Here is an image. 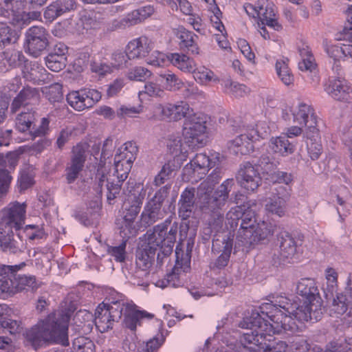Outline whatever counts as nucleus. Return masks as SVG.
I'll return each mask as SVG.
<instances>
[{
	"label": "nucleus",
	"instance_id": "39448f33",
	"mask_svg": "<svg viewBox=\"0 0 352 352\" xmlns=\"http://www.w3.org/2000/svg\"><path fill=\"white\" fill-rule=\"evenodd\" d=\"M234 186V179L224 181L213 192L204 191L199 187L197 189V206L199 210L205 214H212L223 211V208L229 198V192Z\"/></svg>",
	"mask_w": 352,
	"mask_h": 352
},
{
	"label": "nucleus",
	"instance_id": "6e6552de",
	"mask_svg": "<svg viewBox=\"0 0 352 352\" xmlns=\"http://www.w3.org/2000/svg\"><path fill=\"white\" fill-rule=\"evenodd\" d=\"M243 349L249 352H287L288 345L285 341L274 338L268 334L244 333L239 338Z\"/></svg>",
	"mask_w": 352,
	"mask_h": 352
},
{
	"label": "nucleus",
	"instance_id": "37998d69",
	"mask_svg": "<svg viewBox=\"0 0 352 352\" xmlns=\"http://www.w3.org/2000/svg\"><path fill=\"white\" fill-rule=\"evenodd\" d=\"M288 62L289 59L286 58L285 59L277 60L275 65L278 78L283 83L287 86L292 85L294 81V77L288 66Z\"/></svg>",
	"mask_w": 352,
	"mask_h": 352
},
{
	"label": "nucleus",
	"instance_id": "bf43d9fd",
	"mask_svg": "<svg viewBox=\"0 0 352 352\" xmlns=\"http://www.w3.org/2000/svg\"><path fill=\"white\" fill-rule=\"evenodd\" d=\"M74 349L76 352H94V342L88 338L80 336L74 339Z\"/></svg>",
	"mask_w": 352,
	"mask_h": 352
},
{
	"label": "nucleus",
	"instance_id": "7c9ffc66",
	"mask_svg": "<svg viewBox=\"0 0 352 352\" xmlns=\"http://www.w3.org/2000/svg\"><path fill=\"white\" fill-rule=\"evenodd\" d=\"M253 138L252 133L241 134L228 142V148L230 153L235 155H248L254 151Z\"/></svg>",
	"mask_w": 352,
	"mask_h": 352
},
{
	"label": "nucleus",
	"instance_id": "bb28decb",
	"mask_svg": "<svg viewBox=\"0 0 352 352\" xmlns=\"http://www.w3.org/2000/svg\"><path fill=\"white\" fill-rule=\"evenodd\" d=\"M152 50V41L146 36H141L131 41L126 47L128 59L142 58Z\"/></svg>",
	"mask_w": 352,
	"mask_h": 352
},
{
	"label": "nucleus",
	"instance_id": "69168bd1",
	"mask_svg": "<svg viewBox=\"0 0 352 352\" xmlns=\"http://www.w3.org/2000/svg\"><path fill=\"white\" fill-rule=\"evenodd\" d=\"M306 122L307 124H304L306 127L305 131V137H318L320 135V131L317 126V116L314 111L311 112Z\"/></svg>",
	"mask_w": 352,
	"mask_h": 352
},
{
	"label": "nucleus",
	"instance_id": "0e129e2a",
	"mask_svg": "<svg viewBox=\"0 0 352 352\" xmlns=\"http://www.w3.org/2000/svg\"><path fill=\"white\" fill-rule=\"evenodd\" d=\"M314 109L310 106L306 104H300L299 105L298 111L294 113V119L297 121L300 124H307V119L311 116Z\"/></svg>",
	"mask_w": 352,
	"mask_h": 352
},
{
	"label": "nucleus",
	"instance_id": "c85d7f7f",
	"mask_svg": "<svg viewBox=\"0 0 352 352\" xmlns=\"http://www.w3.org/2000/svg\"><path fill=\"white\" fill-rule=\"evenodd\" d=\"M296 309L294 310V314H291V320L292 318H296L300 322H317L321 319L322 317V307H316L311 303L303 302L302 305H300L296 302Z\"/></svg>",
	"mask_w": 352,
	"mask_h": 352
},
{
	"label": "nucleus",
	"instance_id": "4be33fe9",
	"mask_svg": "<svg viewBox=\"0 0 352 352\" xmlns=\"http://www.w3.org/2000/svg\"><path fill=\"white\" fill-rule=\"evenodd\" d=\"M267 309H270L267 312V319L270 320V333L290 331L293 329L290 322L291 317L285 314L283 311L278 307H265Z\"/></svg>",
	"mask_w": 352,
	"mask_h": 352
},
{
	"label": "nucleus",
	"instance_id": "1a4fd4ad",
	"mask_svg": "<svg viewBox=\"0 0 352 352\" xmlns=\"http://www.w3.org/2000/svg\"><path fill=\"white\" fill-rule=\"evenodd\" d=\"M272 233V225L270 223L261 221L256 223L252 229L247 230L243 234L236 236L234 253L239 251L249 252L256 245L267 241L268 237Z\"/></svg>",
	"mask_w": 352,
	"mask_h": 352
},
{
	"label": "nucleus",
	"instance_id": "412c9836",
	"mask_svg": "<svg viewBox=\"0 0 352 352\" xmlns=\"http://www.w3.org/2000/svg\"><path fill=\"white\" fill-rule=\"evenodd\" d=\"M18 161L19 155L14 153L0 155V197L8 190L12 180L10 172L15 168Z\"/></svg>",
	"mask_w": 352,
	"mask_h": 352
},
{
	"label": "nucleus",
	"instance_id": "49530a36",
	"mask_svg": "<svg viewBox=\"0 0 352 352\" xmlns=\"http://www.w3.org/2000/svg\"><path fill=\"white\" fill-rule=\"evenodd\" d=\"M307 148L309 156L312 160H318L322 152L320 137H306Z\"/></svg>",
	"mask_w": 352,
	"mask_h": 352
},
{
	"label": "nucleus",
	"instance_id": "2eb2a0df",
	"mask_svg": "<svg viewBox=\"0 0 352 352\" xmlns=\"http://www.w3.org/2000/svg\"><path fill=\"white\" fill-rule=\"evenodd\" d=\"M263 307H260V311L252 310L249 316L243 318L239 324V327L248 329L247 333L261 334L267 336L270 334V320L267 319V312L263 311Z\"/></svg>",
	"mask_w": 352,
	"mask_h": 352
},
{
	"label": "nucleus",
	"instance_id": "c03bdc74",
	"mask_svg": "<svg viewBox=\"0 0 352 352\" xmlns=\"http://www.w3.org/2000/svg\"><path fill=\"white\" fill-rule=\"evenodd\" d=\"M172 65L184 72H195V65L192 59L185 54L178 53L171 54Z\"/></svg>",
	"mask_w": 352,
	"mask_h": 352
},
{
	"label": "nucleus",
	"instance_id": "e433bc0d",
	"mask_svg": "<svg viewBox=\"0 0 352 352\" xmlns=\"http://www.w3.org/2000/svg\"><path fill=\"white\" fill-rule=\"evenodd\" d=\"M26 0H3L1 4L6 10V16L11 19V22L16 25L18 15H21L25 6Z\"/></svg>",
	"mask_w": 352,
	"mask_h": 352
},
{
	"label": "nucleus",
	"instance_id": "58836bf2",
	"mask_svg": "<svg viewBox=\"0 0 352 352\" xmlns=\"http://www.w3.org/2000/svg\"><path fill=\"white\" fill-rule=\"evenodd\" d=\"M23 77L34 83L45 80V69L37 63H26L23 69Z\"/></svg>",
	"mask_w": 352,
	"mask_h": 352
},
{
	"label": "nucleus",
	"instance_id": "aec40b11",
	"mask_svg": "<svg viewBox=\"0 0 352 352\" xmlns=\"http://www.w3.org/2000/svg\"><path fill=\"white\" fill-rule=\"evenodd\" d=\"M141 190L140 186L128 183L127 188L124 190V199L121 212L138 215L143 199Z\"/></svg>",
	"mask_w": 352,
	"mask_h": 352
},
{
	"label": "nucleus",
	"instance_id": "13d9d810",
	"mask_svg": "<svg viewBox=\"0 0 352 352\" xmlns=\"http://www.w3.org/2000/svg\"><path fill=\"white\" fill-rule=\"evenodd\" d=\"M67 63V59L58 57L55 55L48 54L45 58V64L49 69L52 72H58L64 69Z\"/></svg>",
	"mask_w": 352,
	"mask_h": 352
},
{
	"label": "nucleus",
	"instance_id": "7ed1b4c3",
	"mask_svg": "<svg viewBox=\"0 0 352 352\" xmlns=\"http://www.w3.org/2000/svg\"><path fill=\"white\" fill-rule=\"evenodd\" d=\"M25 203H10L1 210L0 221V241L6 251L16 253L19 247L14 239H11L12 230H19L24 224L26 214Z\"/></svg>",
	"mask_w": 352,
	"mask_h": 352
},
{
	"label": "nucleus",
	"instance_id": "473e14b6",
	"mask_svg": "<svg viewBox=\"0 0 352 352\" xmlns=\"http://www.w3.org/2000/svg\"><path fill=\"white\" fill-rule=\"evenodd\" d=\"M138 215L121 212V218L117 220L120 233L123 239H129L135 236L139 230L137 221Z\"/></svg>",
	"mask_w": 352,
	"mask_h": 352
},
{
	"label": "nucleus",
	"instance_id": "9b49d317",
	"mask_svg": "<svg viewBox=\"0 0 352 352\" xmlns=\"http://www.w3.org/2000/svg\"><path fill=\"white\" fill-rule=\"evenodd\" d=\"M234 234L231 231H223L213 235L212 252L220 254L210 264L211 269L221 270L228 265L232 250H234Z\"/></svg>",
	"mask_w": 352,
	"mask_h": 352
},
{
	"label": "nucleus",
	"instance_id": "5701e85b",
	"mask_svg": "<svg viewBox=\"0 0 352 352\" xmlns=\"http://www.w3.org/2000/svg\"><path fill=\"white\" fill-rule=\"evenodd\" d=\"M326 91L337 101L348 104L352 103V85L345 80L340 79L330 80Z\"/></svg>",
	"mask_w": 352,
	"mask_h": 352
},
{
	"label": "nucleus",
	"instance_id": "e2e57ef3",
	"mask_svg": "<svg viewBox=\"0 0 352 352\" xmlns=\"http://www.w3.org/2000/svg\"><path fill=\"white\" fill-rule=\"evenodd\" d=\"M224 87L227 93L231 94L235 97H242L245 93L247 88L245 85L233 82L231 80H226Z\"/></svg>",
	"mask_w": 352,
	"mask_h": 352
},
{
	"label": "nucleus",
	"instance_id": "a211bd4d",
	"mask_svg": "<svg viewBox=\"0 0 352 352\" xmlns=\"http://www.w3.org/2000/svg\"><path fill=\"white\" fill-rule=\"evenodd\" d=\"M137 258V264L143 270L152 267L154 258V231L148 230L140 238Z\"/></svg>",
	"mask_w": 352,
	"mask_h": 352
},
{
	"label": "nucleus",
	"instance_id": "dca6fc26",
	"mask_svg": "<svg viewBox=\"0 0 352 352\" xmlns=\"http://www.w3.org/2000/svg\"><path fill=\"white\" fill-rule=\"evenodd\" d=\"M47 45V33L44 28L33 26L26 31L24 46L27 52L32 56H38Z\"/></svg>",
	"mask_w": 352,
	"mask_h": 352
},
{
	"label": "nucleus",
	"instance_id": "f8f14e48",
	"mask_svg": "<svg viewBox=\"0 0 352 352\" xmlns=\"http://www.w3.org/2000/svg\"><path fill=\"white\" fill-rule=\"evenodd\" d=\"M123 309L120 303L112 301L111 304H100L95 312V324L100 332H105L113 327L115 322L120 319Z\"/></svg>",
	"mask_w": 352,
	"mask_h": 352
},
{
	"label": "nucleus",
	"instance_id": "774afa93",
	"mask_svg": "<svg viewBox=\"0 0 352 352\" xmlns=\"http://www.w3.org/2000/svg\"><path fill=\"white\" fill-rule=\"evenodd\" d=\"M126 53L121 51H116L112 54L111 66L113 70L126 66L128 60Z\"/></svg>",
	"mask_w": 352,
	"mask_h": 352
},
{
	"label": "nucleus",
	"instance_id": "6e6d98bb",
	"mask_svg": "<svg viewBox=\"0 0 352 352\" xmlns=\"http://www.w3.org/2000/svg\"><path fill=\"white\" fill-rule=\"evenodd\" d=\"M182 175L183 179L191 182H197L204 177V175L191 162L184 167Z\"/></svg>",
	"mask_w": 352,
	"mask_h": 352
},
{
	"label": "nucleus",
	"instance_id": "4d7b16f0",
	"mask_svg": "<svg viewBox=\"0 0 352 352\" xmlns=\"http://www.w3.org/2000/svg\"><path fill=\"white\" fill-rule=\"evenodd\" d=\"M90 69L91 72L95 73L99 76H104L113 72L110 64H108L100 59H94L91 60L90 63Z\"/></svg>",
	"mask_w": 352,
	"mask_h": 352
},
{
	"label": "nucleus",
	"instance_id": "f704fd0d",
	"mask_svg": "<svg viewBox=\"0 0 352 352\" xmlns=\"http://www.w3.org/2000/svg\"><path fill=\"white\" fill-rule=\"evenodd\" d=\"M254 167L258 169L261 176L265 180L268 181L278 165L274 162V158L269 153H263L256 160L252 162Z\"/></svg>",
	"mask_w": 352,
	"mask_h": 352
},
{
	"label": "nucleus",
	"instance_id": "680f3d73",
	"mask_svg": "<svg viewBox=\"0 0 352 352\" xmlns=\"http://www.w3.org/2000/svg\"><path fill=\"white\" fill-rule=\"evenodd\" d=\"M45 94L50 102H58L63 99L62 85L59 83L52 84L45 88Z\"/></svg>",
	"mask_w": 352,
	"mask_h": 352
},
{
	"label": "nucleus",
	"instance_id": "a18cd8bd",
	"mask_svg": "<svg viewBox=\"0 0 352 352\" xmlns=\"http://www.w3.org/2000/svg\"><path fill=\"white\" fill-rule=\"evenodd\" d=\"M3 60L10 67H20L25 63V58L21 51L10 49L3 52Z\"/></svg>",
	"mask_w": 352,
	"mask_h": 352
},
{
	"label": "nucleus",
	"instance_id": "9d476101",
	"mask_svg": "<svg viewBox=\"0 0 352 352\" xmlns=\"http://www.w3.org/2000/svg\"><path fill=\"white\" fill-rule=\"evenodd\" d=\"M177 232V226H171V220L167 219L162 224L155 226V252L159 250L157 256V265H161L163 258H167L172 252Z\"/></svg>",
	"mask_w": 352,
	"mask_h": 352
},
{
	"label": "nucleus",
	"instance_id": "79ce46f5",
	"mask_svg": "<svg viewBox=\"0 0 352 352\" xmlns=\"http://www.w3.org/2000/svg\"><path fill=\"white\" fill-rule=\"evenodd\" d=\"M35 113L34 111L21 112L16 118V129L21 132L30 131L33 135L34 123L35 121Z\"/></svg>",
	"mask_w": 352,
	"mask_h": 352
},
{
	"label": "nucleus",
	"instance_id": "f257e3e1",
	"mask_svg": "<svg viewBox=\"0 0 352 352\" xmlns=\"http://www.w3.org/2000/svg\"><path fill=\"white\" fill-rule=\"evenodd\" d=\"M68 320L66 315L52 314L28 329L25 337L34 348L47 342H54L67 346Z\"/></svg>",
	"mask_w": 352,
	"mask_h": 352
},
{
	"label": "nucleus",
	"instance_id": "b1692460",
	"mask_svg": "<svg viewBox=\"0 0 352 352\" xmlns=\"http://www.w3.org/2000/svg\"><path fill=\"white\" fill-rule=\"evenodd\" d=\"M256 8H258L257 17L261 25H267L277 31L282 29L281 25L275 18L274 5L272 2L268 0H258Z\"/></svg>",
	"mask_w": 352,
	"mask_h": 352
},
{
	"label": "nucleus",
	"instance_id": "052dcab7",
	"mask_svg": "<svg viewBox=\"0 0 352 352\" xmlns=\"http://www.w3.org/2000/svg\"><path fill=\"white\" fill-rule=\"evenodd\" d=\"M293 181L294 175L292 173L279 170L278 167L268 180L269 182L273 184L278 183L285 185H289Z\"/></svg>",
	"mask_w": 352,
	"mask_h": 352
},
{
	"label": "nucleus",
	"instance_id": "f03ea898",
	"mask_svg": "<svg viewBox=\"0 0 352 352\" xmlns=\"http://www.w3.org/2000/svg\"><path fill=\"white\" fill-rule=\"evenodd\" d=\"M160 120L168 121H177L184 118L183 124V135L187 138L196 140L199 142L198 137L206 132V122L193 113L189 104L186 102H180L178 104H159L155 107V116Z\"/></svg>",
	"mask_w": 352,
	"mask_h": 352
},
{
	"label": "nucleus",
	"instance_id": "4468645a",
	"mask_svg": "<svg viewBox=\"0 0 352 352\" xmlns=\"http://www.w3.org/2000/svg\"><path fill=\"white\" fill-rule=\"evenodd\" d=\"M101 94L94 89H82L72 91L67 95L68 104L76 111H82L93 107L101 99Z\"/></svg>",
	"mask_w": 352,
	"mask_h": 352
},
{
	"label": "nucleus",
	"instance_id": "f3484780",
	"mask_svg": "<svg viewBox=\"0 0 352 352\" xmlns=\"http://www.w3.org/2000/svg\"><path fill=\"white\" fill-rule=\"evenodd\" d=\"M88 147L86 143H80L74 146L70 162L66 168V179L69 184L73 183L82 170Z\"/></svg>",
	"mask_w": 352,
	"mask_h": 352
},
{
	"label": "nucleus",
	"instance_id": "20e7f679",
	"mask_svg": "<svg viewBox=\"0 0 352 352\" xmlns=\"http://www.w3.org/2000/svg\"><path fill=\"white\" fill-rule=\"evenodd\" d=\"M131 163L126 162H118L114 160V173L109 175L108 167L105 165L100 166L97 170L96 178L98 180V186L102 191V187L105 186L107 189V199L109 204L120 194L122 182L128 177L129 173L132 167Z\"/></svg>",
	"mask_w": 352,
	"mask_h": 352
},
{
	"label": "nucleus",
	"instance_id": "3c124183",
	"mask_svg": "<svg viewBox=\"0 0 352 352\" xmlns=\"http://www.w3.org/2000/svg\"><path fill=\"white\" fill-rule=\"evenodd\" d=\"M34 174L33 169L30 166L25 167L20 173L18 179V186L20 191L25 190L33 186Z\"/></svg>",
	"mask_w": 352,
	"mask_h": 352
},
{
	"label": "nucleus",
	"instance_id": "0eeeda50",
	"mask_svg": "<svg viewBox=\"0 0 352 352\" xmlns=\"http://www.w3.org/2000/svg\"><path fill=\"white\" fill-rule=\"evenodd\" d=\"M25 265L21 263L14 265H2L0 267V289L3 292L14 294L25 289V286L32 289H36L41 284L34 276H23L16 278V272Z\"/></svg>",
	"mask_w": 352,
	"mask_h": 352
},
{
	"label": "nucleus",
	"instance_id": "4c0bfd02",
	"mask_svg": "<svg viewBox=\"0 0 352 352\" xmlns=\"http://www.w3.org/2000/svg\"><path fill=\"white\" fill-rule=\"evenodd\" d=\"M270 147L274 153L283 157L292 154L295 151V145L291 143L288 137L285 135L272 138L270 141Z\"/></svg>",
	"mask_w": 352,
	"mask_h": 352
},
{
	"label": "nucleus",
	"instance_id": "ea45409f",
	"mask_svg": "<svg viewBox=\"0 0 352 352\" xmlns=\"http://www.w3.org/2000/svg\"><path fill=\"white\" fill-rule=\"evenodd\" d=\"M138 147L132 142H127L119 147L115 155L114 160L118 162H126L133 164L136 158Z\"/></svg>",
	"mask_w": 352,
	"mask_h": 352
},
{
	"label": "nucleus",
	"instance_id": "a19ab883",
	"mask_svg": "<svg viewBox=\"0 0 352 352\" xmlns=\"http://www.w3.org/2000/svg\"><path fill=\"white\" fill-rule=\"evenodd\" d=\"M298 52L302 58V61L298 63V67L301 71L312 72L316 69V64L309 47L302 43L298 46Z\"/></svg>",
	"mask_w": 352,
	"mask_h": 352
},
{
	"label": "nucleus",
	"instance_id": "de8ad7c7",
	"mask_svg": "<svg viewBox=\"0 0 352 352\" xmlns=\"http://www.w3.org/2000/svg\"><path fill=\"white\" fill-rule=\"evenodd\" d=\"M180 268L176 265L172 269L171 272L166 274V277L162 280H158L155 283V287H166L171 286L172 287H178L181 282L179 280V274Z\"/></svg>",
	"mask_w": 352,
	"mask_h": 352
},
{
	"label": "nucleus",
	"instance_id": "c9c22d12",
	"mask_svg": "<svg viewBox=\"0 0 352 352\" xmlns=\"http://www.w3.org/2000/svg\"><path fill=\"white\" fill-rule=\"evenodd\" d=\"M182 164L181 157H173L169 160L162 166L160 172L155 175V186L165 184L175 175V172L180 168Z\"/></svg>",
	"mask_w": 352,
	"mask_h": 352
},
{
	"label": "nucleus",
	"instance_id": "ddd939ff",
	"mask_svg": "<svg viewBox=\"0 0 352 352\" xmlns=\"http://www.w3.org/2000/svg\"><path fill=\"white\" fill-rule=\"evenodd\" d=\"M236 179L238 184L248 193L256 192L263 181L261 173L250 162H245L240 165Z\"/></svg>",
	"mask_w": 352,
	"mask_h": 352
},
{
	"label": "nucleus",
	"instance_id": "8fccbe9b",
	"mask_svg": "<svg viewBox=\"0 0 352 352\" xmlns=\"http://www.w3.org/2000/svg\"><path fill=\"white\" fill-rule=\"evenodd\" d=\"M270 307H278L283 311L285 314L291 317V314H294V311L297 308L296 301L292 300L285 296L277 297L275 300V302L273 305H269Z\"/></svg>",
	"mask_w": 352,
	"mask_h": 352
},
{
	"label": "nucleus",
	"instance_id": "603ef678",
	"mask_svg": "<svg viewBox=\"0 0 352 352\" xmlns=\"http://www.w3.org/2000/svg\"><path fill=\"white\" fill-rule=\"evenodd\" d=\"M19 36L15 31L6 24H0V49L6 45L15 43Z\"/></svg>",
	"mask_w": 352,
	"mask_h": 352
},
{
	"label": "nucleus",
	"instance_id": "864d4df0",
	"mask_svg": "<svg viewBox=\"0 0 352 352\" xmlns=\"http://www.w3.org/2000/svg\"><path fill=\"white\" fill-rule=\"evenodd\" d=\"M347 21L345 23L342 31L336 34L338 41H348L352 42V6L347 10Z\"/></svg>",
	"mask_w": 352,
	"mask_h": 352
},
{
	"label": "nucleus",
	"instance_id": "cd10ccee",
	"mask_svg": "<svg viewBox=\"0 0 352 352\" xmlns=\"http://www.w3.org/2000/svg\"><path fill=\"white\" fill-rule=\"evenodd\" d=\"M289 197V194L285 188L284 187H279L278 190H277L276 195L270 197L266 204V210L278 217H284L286 213L287 202Z\"/></svg>",
	"mask_w": 352,
	"mask_h": 352
},
{
	"label": "nucleus",
	"instance_id": "09e8293b",
	"mask_svg": "<svg viewBox=\"0 0 352 352\" xmlns=\"http://www.w3.org/2000/svg\"><path fill=\"white\" fill-rule=\"evenodd\" d=\"M199 170L202 175H206L210 168L215 166V162H212L208 155L204 153H197L190 161Z\"/></svg>",
	"mask_w": 352,
	"mask_h": 352
},
{
	"label": "nucleus",
	"instance_id": "6ab92c4d",
	"mask_svg": "<svg viewBox=\"0 0 352 352\" xmlns=\"http://www.w3.org/2000/svg\"><path fill=\"white\" fill-rule=\"evenodd\" d=\"M296 293L302 296L306 302L311 303L316 307H322V300L313 279L301 278L297 283Z\"/></svg>",
	"mask_w": 352,
	"mask_h": 352
},
{
	"label": "nucleus",
	"instance_id": "c756f323",
	"mask_svg": "<svg viewBox=\"0 0 352 352\" xmlns=\"http://www.w3.org/2000/svg\"><path fill=\"white\" fill-rule=\"evenodd\" d=\"M120 309H123L124 326L132 331L135 330L140 319L144 318L151 319L153 318L151 314L145 311H138L137 307L132 303H123L122 305H120Z\"/></svg>",
	"mask_w": 352,
	"mask_h": 352
},
{
	"label": "nucleus",
	"instance_id": "a878e982",
	"mask_svg": "<svg viewBox=\"0 0 352 352\" xmlns=\"http://www.w3.org/2000/svg\"><path fill=\"white\" fill-rule=\"evenodd\" d=\"M197 192L195 188L187 187L182 192L178 202L179 215L182 219L186 220L190 217L196 208L195 193Z\"/></svg>",
	"mask_w": 352,
	"mask_h": 352
},
{
	"label": "nucleus",
	"instance_id": "5fc2aeb1",
	"mask_svg": "<svg viewBox=\"0 0 352 352\" xmlns=\"http://www.w3.org/2000/svg\"><path fill=\"white\" fill-rule=\"evenodd\" d=\"M148 200L144 206L141 214V221L145 226H151L154 223V196L151 197L148 194Z\"/></svg>",
	"mask_w": 352,
	"mask_h": 352
},
{
	"label": "nucleus",
	"instance_id": "423d86ee",
	"mask_svg": "<svg viewBox=\"0 0 352 352\" xmlns=\"http://www.w3.org/2000/svg\"><path fill=\"white\" fill-rule=\"evenodd\" d=\"M304 239V234L300 232L281 230L277 233L275 243L279 247V250L273 253L271 259L272 265L278 267L291 263L297 254V248L302 245Z\"/></svg>",
	"mask_w": 352,
	"mask_h": 352
},
{
	"label": "nucleus",
	"instance_id": "72a5a7b5",
	"mask_svg": "<svg viewBox=\"0 0 352 352\" xmlns=\"http://www.w3.org/2000/svg\"><path fill=\"white\" fill-rule=\"evenodd\" d=\"M236 208L234 214L236 219L235 226H237L240 223V228L237 233V235H239L245 233L247 230L252 229L255 226L256 221L255 212L251 208L241 206H236Z\"/></svg>",
	"mask_w": 352,
	"mask_h": 352
},
{
	"label": "nucleus",
	"instance_id": "393cba45",
	"mask_svg": "<svg viewBox=\"0 0 352 352\" xmlns=\"http://www.w3.org/2000/svg\"><path fill=\"white\" fill-rule=\"evenodd\" d=\"M182 84V80L169 70L157 72V76H155V96L163 97L164 90L179 89Z\"/></svg>",
	"mask_w": 352,
	"mask_h": 352
},
{
	"label": "nucleus",
	"instance_id": "2f4dec72",
	"mask_svg": "<svg viewBox=\"0 0 352 352\" xmlns=\"http://www.w3.org/2000/svg\"><path fill=\"white\" fill-rule=\"evenodd\" d=\"M175 35L179 40V46L184 52H190L192 54H199V47L195 41L198 36L192 32L187 30L183 26L173 30Z\"/></svg>",
	"mask_w": 352,
	"mask_h": 352
},
{
	"label": "nucleus",
	"instance_id": "338daca9",
	"mask_svg": "<svg viewBox=\"0 0 352 352\" xmlns=\"http://www.w3.org/2000/svg\"><path fill=\"white\" fill-rule=\"evenodd\" d=\"M17 96L19 98L22 99L25 105L31 104L32 102H36L38 98L36 90L31 87L23 89Z\"/></svg>",
	"mask_w": 352,
	"mask_h": 352
}]
</instances>
